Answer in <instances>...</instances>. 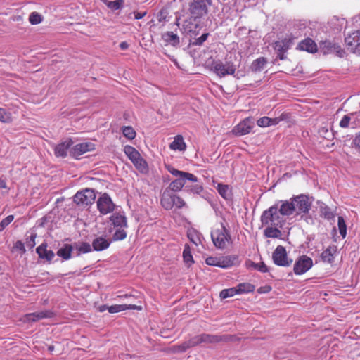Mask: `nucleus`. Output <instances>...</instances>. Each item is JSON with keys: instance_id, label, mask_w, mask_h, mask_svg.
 <instances>
[{"instance_id": "obj_1", "label": "nucleus", "mask_w": 360, "mask_h": 360, "mask_svg": "<svg viewBox=\"0 0 360 360\" xmlns=\"http://www.w3.org/2000/svg\"><path fill=\"white\" fill-rule=\"evenodd\" d=\"M211 238L214 245L220 250L226 249L232 243L230 231L222 222L215 224L212 228Z\"/></svg>"}, {"instance_id": "obj_2", "label": "nucleus", "mask_w": 360, "mask_h": 360, "mask_svg": "<svg viewBox=\"0 0 360 360\" xmlns=\"http://www.w3.org/2000/svg\"><path fill=\"white\" fill-rule=\"evenodd\" d=\"M166 169L171 174L178 177L176 179L172 181L169 184V188L167 189L172 192L181 191L185 185L186 180H188L192 182H196L198 181L197 176H195L194 174L178 170L171 165H166Z\"/></svg>"}, {"instance_id": "obj_3", "label": "nucleus", "mask_w": 360, "mask_h": 360, "mask_svg": "<svg viewBox=\"0 0 360 360\" xmlns=\"http://www.w3.org/2000/svg\"><path fill=\"white\" fill-rule=\"evenodd\" d=\"M262 225H272L273 226H282L283 220L278 212V205H274L264 210L261 216Z\"/></svg>"}, {"instance_id": "obj_4", "label": "nucleus", "mask_w": 360, "mask_h": 360, "mask_svg": "<svg viewBox=\"0 0 360 360\" xmlns=\"http://www.w3.org/2000/svg\"><path fill=\"white\" fill-rule=\"evenodd\" d=\"M207 5H212V0H195L189 6L191 16L197 19L206 15L208 11Z\"/></svg>"}, {"instance_id": "obj_5", "label": "nucleus", "mask_w": 360, "mask_h": 360, "mask_svg": "<svg viewBox=\"0 0 360 360\" xmlns=\"http://www.w3.org/2000/svg\"><path fill=\"white\" fill-rule=\"evenodd\" d=\"M294 39L290 34L274 42V48L277 53V57L280 60H284L287 58L285 53L291 47Z\"/></svg>"}, {"instance_id": "obj_6", "label": "nucleus", "mask_w": 360, "mask_h": 360, "mask_svg": "<svg viewBox=\"0 0 360 360\" xmlns=\"http://www.w3.org/2000/svg\"><path fill=\"white\" fill-rule=\"evenodd\" d=\"M96 194L91 188H85L78 191L73 197L74 202L78 205H88L92 204L95 200Z\"/></svg>"}, {"instance_id": "obj_7", "label": "nucleus", "mask_w": 360, "mask_h": 360, "mask_svg": "<svg viewBox=\"0 0 360 360\" xmlns=\"http://www.w3.org/2000/svg\"><path fill=\"white\" fill-rule=\"evenodd\" d=\"M212 70L220 77L227 75H234L236 72L235 65L231 62L223 63L221 60L214 61L212 65Z\"/></svg>"}, {"instance_id": "obj_8", "label": "nucleus", "mask_w": 360, "mask_h": 360, "mask_svg": "<svg viewBox=\"0 0 360 360\" xmlns=\"http://www.w3.org/2000/svg\"><path fill=\"white\" fill-rule=\"evenodd\" d=\"M292 200L295 204L296 214H307L309 212L311 207V202L306 195H299L292 198Z\"/></svg>"}, {"instance_id": "obj_9", "label": "nucleus", "mask_w": 360, "mask_h": 360, "mask_svg": "<svg viewBox=\"0 0 360 360\" xmlns=\"http://www.w3.org/2000/svg\"><path fill=\"white\" fill-rule=\"evenodd\" d=\"M312 266V259L307 255H302L296 260L293 271L296 275H302L309 270Z\"/></svg>"}, {"instance_id": "obj_10", "label": "nucleus", "mask_w": 360, "mask_h": 360, "mask_svg": "<svg viewBox=\"0 0 360 360\" xmlns=\"http://www.w3.org/2000/svg\"><path fill=\"white\" fill-rule=\"evenodd\" d=\"M255 127V123L252 117H247L240 121L236 125L231 132L236 136H243L248 134Z\"/></svg>"}, {"instance_id": "obj_11", "label": "nucleus", "mask_w": 360, "mask_h": 360, "mask_svg": "<svg viewBox=\"0 0 360 360\" xmlns=\"http://www.w3.org/2000/svg\"><path fill=\"white\" fill-rule=\"evenodd\" d=\"M272 258L274 262L278 266H289L292 262V259H288L286 250L282 245L276 247L273 252Z\"/></svg>"}, {"instance_id": "obj_12", "label": "nucleus", "mask_w": 360, "mask_h": 360, "mask_svg": "<svg viewBox=\"0 0 360 360\" xmlns=\"http://www.w3.org/2000/svg\"><path fill=\"white\" fill-rule=\"evenodd\" d=\"M97 208L101 214H107L114 210L115 204L110 197L104 193L97 200Z\"/></svg>"}, {"instance_id": "obj_13", "label": "nucleus", "mask_w": 360, "mask_h": 360, "mask_svg": "<svg viewBox=\"0 0 360 360\" xmlns=\"http://www.w3.org/2000/svg\"><path fill=\"white\" fill-rule=\"evenodd\" d=\"M94 149L95 145L91 142L79 143L71 148L70 154L72 157L77 158L86 152L92 151Z\"/></svg>"}, {"instance_id": "obj_14", "label": "nucleus", "mask_w": 360, "mask_h": 360, "mask_svg": "<svg viewBox=\"0 0 360 360\" xmlns=\"http://www.w3.org/2000/svg\"><path fill=\"white\" fill-rule=\"evenodd\" d=\"M345 43L352 51L360 55V30L354 32L345 38Z\"/></svg>"}, {"instance_id": "obj_15", "label": "nucleus", "mask_w": 360, "mask_h": 360, "mask_svg": "<svg viewBox=\"0 0 360 360\" xmlns=\"http://www.w3.org/2000/svg\"><path fill=\"white\" fill-rule=\"evenodd\" d=\"M53 316V313L51 311H41L34 313H30L25 314L21 321L24 323L36 322L39 320L50 318Z\"/></svg>"}, {"instance_id": "obj_16", "label": "nucleus", "mask_w": 360, "mask_h": 360, "mask_svg": "<svg viewBox=\"0 0 360 360\" xmlns=\"http://www.w3.org/2000/svg\"><path fill=\"white\" fill-rule=\"evenodd\" d=\"M73 141L71 139L58 143L54 148V154L58 158H65L68 155V150L71 149Z\"/></svg>"}, {"instance_id": "obj_17", "label": "nucleus", "mask_w": 360, "mask_h": 360, "mask_svg": "<svg viewBox=\"0 0 360 360\" xmlns=\"http://www.w3.org/2000/svg\"><path fill=\"white\" fill-rule=\"evenodd\" d=\"M175 194L171 191L165 189L160 198L161 205L167 210H170L174 206Z\"/></svg>"}, {"instance_id": "obj_18", "label": "nucleus", "mask_w": 360, "mask_h": 360, "mask_svg": "<svg viewBox=\"0 0 360 360\" xmlns=\"http://www.w3.org/2000/svg\"><path fill=\"white\" fill-rule=\"evenodd\" d=\"M338 253V248L335 245H329L321 254V259L323 262L333 264Z\"/></svg>"}, {"instance_id": "obj_19", "label": "nucleus", "mask_w": 360, "mask_h": 360, "mask_svg": "<svg viewBox=\"0 0 360 360\" xmlns=\"http://www.w3.org/2000/svg\"><path fill=\"white\" fill-rule=\"evenodd\" d=\"M295 211V204L292 200V198L290 200L281 201L279 208V214L283 216L292 215Z\"/></svg>"}, {"instance_id": "obj_20", "label": "nucleus", "mask_w": 360, "mask_h": 360, "mask_svg": "<svg viewBox=\"0 0 360 360\" xmlns=\"http://www.w3.org/2000/svg\"><path fill=\"white\" fill-rule=\"evenodd\" d=\"M36 252L41 259H46L48 262L52 261L55 254L52 250H47V244L44 243L38 246L36 249Z\"/></svg>"}, {"instance_id": "obj_21", "label": "nucleus", "mask_w": 360, "mask_h": 360, "mask_svg": "<svg viewBox=\"0 0 360 360\" xmlns=\"http://www.w3.org/2000/svg\"><path fill=\"white\" fill-rule=\"evenodd\" d=\"M195 345H198L202 342L213 343L218 342L221 340V338L217 335H212L210 334H201L193 338Z\"/></svg>"}, {"instance_id": "obj_22", "label": "nucleus", "mask_w": 360, "mask_h": 360, "mask_svg": "<svg viewBox=\"0 0 360 360\" xmlns=\"http://www.w3.org/2000/svg\"><path fill=\"white\" fill-rule=\"evenodd\" d=\"M125 310H142V307L136 304H115L110 306L108 312L115 314Z\"/></svg>"}, {"instance_id": "obj_23", "label": "nucleus", "mask_w": 360, "mask_h": 360, "mask_svg": "<svg viewBox=\"0 0 360 360\" xmlns=\"http://www.w3.org/2000/svg\"><path fill=\"white\" fill-rule=\"evenodd\" d=\"M110 241L104 237H97L92 241V248L95 251H102L108 248Z\"/></svg>"}, {"instance_id": "obj_24", "label": "nucleus", "mask_w": 360, "mask_h": 360, "mask_svg": "<svg viewBox=\"0 0 360 360\" xmlns=\"http://www.w3.org/2000/svg\"><path fill=\"white\" fill-rule=\"evenodd\" d=\"M110 221L115 228H126L127 226L126 217L119 213H115L111 215Z\"/></svg>"}, {"instance_id": "obj_25", "label": "nucleus", "mask_w": 360, "mask_h": 360, "mask_svg": "<svg viewBox=\"0 0 360 360\" xmlns=\"http://www.w3.org/2000/svg\"><path fill=\"white\" fill-rule=\"evenodd\" d=\"M297 49L309 53H315L317 51V46L314 41L307 38L299 43Z\"/></svg>"}, {"instance_id": "obj_26", "label": "nucleus", "mask_w": 360, "mask_h": 360, "mask_svg": "<svg viewBox=\"0 0 360 360\" xmlns=\"http://www.w3.org/2000/svg\"><path fill=\"white\" fill-rule=\"evenodd\" d=\"M169 148L173 150H185L186 146L184 141L183 136L181 135L176 136L174 141L170 143Z\"/></svg>"}, {"instance_id": "obj_27", "label": "nucleus", "mask_w": 360, "mask_h": 360, "mask_svg": "<svg viewBox=\"0 0 360 360\" xmlns=\"http://www.w3.org/2000/svg\"><path fill=\"white\" fill-rule=\"evenodd\" d=\"M73 247L70 244H65L57 251V255L62 257L64 260H68L72 257Z\"/></svg>"}, {"instance_id": "obj_28", "label": "nucleus", "mask_w": 360, "mask_h": 360, "mask_svg": "<svg viewBox=\"0 0 360 360\" xmlns=\"http://www.w3.org/2000/svg\"><path fill=\"white\" fill-rule=\"evenodd\" d=\"M162 39L174 46L179 45L180 41L179 37L173 32H166L162 35Z\"/></svg>"}, {"instance_id": "obj_29", "label": "nucleus", "mask_w": 360, "mask_h": 360, "mask_svg": "<svg viewBox=\"0 0 360 360\" xmlns=\"http://www.w3.org/2000/svg\"><path fill=\"white\" fill-rule=\"evenodd\" d=\"M216 189L223 198L229 199L231 198V188L229 185L219 183L216 187Z\"/></svg>"}, {"instance_id": "obj_30", "label": "nucleus", "mask_w": 360, "mask_h": 360, "mask_svg": "<svg viewBox=\"0 0 360 360\" xmlns=\"http://www.w3.org/2000/svg\"><path fill=\"white\" fill-rule=\"evenodd\" d=\"M132 163L141 173L147 174L148 172V163L141 155L133 160Z\"/></svg>"}, {"instance_id": "obj_31", "label": "nucleus", "mask_w": 360, "mask_h": 360, "mask_svg": "<svg viewBox=\"0 0 360 360\" xmlns=\"http://www.w3.org/2000/svg\"><path fill=\"white\" fill-rule=\"evenodd\" d=\"M187 236L190 241L195 244L196 246L202 244V235L195 229H189L188 231Z\"/></svg>"}, {"instance_id": "obj_32", "label": "nucleus", "mask_w": 360, "mask_h": 360, "mask_svg": "<svg viewBox=\"0 0 360 360\" xmlns=\"http://www.w3.org/2000/svg\"><path fill=\"white\" fill-rule=\"evenodd\" d=\"M264 236L266 238H277L281 236V231L278 229L279 226H273L272 225H266Z\"/></svg>"}, {"instance_id": "obj_33", "label": "nucleus", "mask_w": 360, "mask_h": 360, "mask_svg": "<svg viewBox=\"0 0 360 360\" xmlns=\"http://www.w3.org/2000/svg\"><path fill=\"white\" fill-rule=\"evenodd\" d=\"M266 63H267V61L265 58L260 57V58L255 60L252 63L250 69L252 71L255 72H260L264 68Z\"/></svg>"}, {"instance_id": "obj_34", "label": "nucleus", "mask_w": 360, "mask_h": 360, "mask_svg": "<svg viewBox=\"0 0 360 360\" xmlns=\"http://www.w3.org/2000/svg\"><path fill=\"white\" fill-rule=\"evenodd\" d=\"M124 152L128 158L132 162L138 158L141 154L133 146L127 145L124 148Z\"/></svg>"}, {"instance_id": "obj_35", "label": "nucleus", "mask_w": 360, "mask_h": 360, "mask_svg": "<svg viewBox=\"0 0 360 360\" xmlns=\"http://www.w3.org/2000/svg\"><path fill=\"white\" fill-rule=\"evenodd\" d=\"M194 346L195 345L194 344L193 338H191L188 341L184 342L181 345L174 346L172 350L174 352H184L186 351L188 348Z\"/></svg>"}, {"instance_id": "obj_36", "label": "nucleus", "mask_w": 360, "mask_h": 360, "mask_svg": "<svg viewBox=\"0 0 360 360\" xmlns=\"http://www.w3.org/2000/svg\"><path fill=\"white\" fill-rule=\"evenodd\" d=\"M183 259L184 263L188 267H190L194 263L193 257L188 245H186L184 247L183 251Z\"/></svg>"}, {"instance_id": "obj_37", "label": "nucleus", "mask_w": 360, "mask_h": 360, "mask_svg": "<svg viewBox=\"0 0 360 360\" xmlns=\"http://www.w3.org/2000/svg\"><path fill=\"white\" fill-rule=\"evenodd\" d=\"M236 287L238 294H244L252 292L255 290V287L254 285L249 283H239Z\"/></svg>"}, {"instance_id": "obj_38", "label": "nucleus", "mask_w": 360, "mask_h": 360, "mask_svg": "<svg viewBox=\"0 0 360 360\" xmlns=\"http://www.w3.org/2000/svg\"><path fill=\"white\" fill-rule=\"evenodd\" d=\"M75 248L78 252V255L91 252L93 250L92 245H91L89 243L86 242H82L80 243L75 244Z\"/></svg>"}, {"instance_id": "obj_39", "label": "nucleus", "mask_w": 360, "mask_h": 360, "mask_svg": "<svg viewBox=\"0 0 360 360\" xmlns=\"http://www.w3.org/2000/svg\"><path fill=\"white\" fill-rule=\"evenodd\" d=\"M233 265V260L231 257H219L218 267L226 269Z\"/></svg>"}, {"instance_id": "obj_40", "label": "nucleus", "mask_w": 360, "mask_h": 360, "mask_svg": "<svg viewBox=\"0 0 360 360\" xmlns=\"http://www.w3.org/2000/svg\"><path fill=\"white\" fill-rule=\"evenodd\" d=\"M12 121V114L4 108H0V122L3 123H11Z\"/></svg>"}, {"instance_id": "obj_41", "label": "nucleus", "mask_w": 360, "mask_h": 360, "mask_svg": "<svg viewBox=\"0 0 360 360\" xmlns=\"http://www.w3.org/2000/svg\"><path fill=\"white\" fill-rule=\"evenodd\" d=\"M235 295H238L236 287L222 290L220 292L219 296L221 299H226L228 297H231Z\"/></svg>"}, {"instance_id": "obj_42", "label": "nucleus", "mask_w": 360, "mask_h": 360, "mask_svg": "<svg viewBox=\"0 0 360 360\" xmlns=\"http://www.w3.org/2000/svg\"><path fill=\"white\" fill-rule=\"evenodd\" d=\"M123 135L129 140H133L136 136V133L133 127L126 126L122 128Z\"/></svg>"}, {"instance_id": "obj_43", "label": "nucleus", "mask_w": 360, "mask_h": 360, "mask_svg": "<svg viewBox=\"0 0 360 360\" xmlns=\"http://www.w3.org/2000/svg\"><path fill=\"white\" fill-rule=\"evenodd\" d=\"M338 225L340 234L345 238L347 235V226L344 218L342 216H339L338 219Z\"/></svg>"}, {"instance_id": "obj_44", "label": "nucleus", "mask_w": 360, "mask_h": 360, "mask_svg": "<svg viewBox=\"0 0 360 360\" xmlns=\"http://www.w3.org/2000/svg\"><path fill=\"white\" fill-rule=\"evenodd\" d=\"M321 215L327 219H332L335 217L334 212L328 206L321 208Z\"/></svg>"}, {"instance_id": "obj_45", "label": "nucleus", "mask_w": 360, "mask_h": 360, "mask_svg": "<svg viewBox=\"0 0 360 360\" xmlns=\"http://www.w3.org/2000/svg\"><path fill=\"white\" fill-rule=\"evenodd\" d=\"M278 117L279 120V123L281 122H285L288 124L289 126L294 124V121L292 119V115L288 112H282Z\"/></svg>"}, {"instance_id": "obj_46", "label": "nucleus", "mask_w": 360, "mask_h": 360, "mask_svg": "<svg viewBox=\"0 0 360 360\" xmlns=\"http://www.w3.org/2000/svg\"><path fill=\"white\" fill-rule=\"evenodd\" d=\"M126 237L127 232L124 231V228H119L115 231L112 238L114 240H124Z\"/></svg>"}, {"instance_id": "obj_47", "label": "nucleus", "mask_w": 360, "mask_h": 360, "mask_svg": "<svg viewBox=\"0 0 360 360\" xmlns=\"http://www.w3.org/2000/svg\"><path fill=\"white\" fill-rule=\"evenodd\" d=\"M41 16L37 12H32L29 17V21L32 25H37L41 22Z\"/></svg>"}, {"instance_id": "obj_48", "label": "nucleus", "mask_w": 360, "mask_h": 360, "mask_svg": "<svg viewBox=\"0 0 360 360\" xmlns=\"http://www.w3.org/2000/svg\"><path fill=\"white\" fill-rule=\"evenodd\" d=\"M14 219L13 215H8L0 222V231H4Z\"/></svg>"}, {"instance_id": "obj_49", "label": "nucleus", "mask_w": 360, "mask_h": 360, "mask_svg": "<svg viewBox=\"0 0 360 360\" xmlns=\"http://www.w3.org/2000/svg\"><path fill=\"white\" fill-rule=\"evenodd\" d=\"M123 3H124L123 0H116V1H109L108 3V7L112 10H118L122 6Z\"/></svg>"}, {"instance_id": "obj_50", "label": "nucleus", "mask_w": 360, "mask_h": 360, "mask_svg": "<svg viewBox=\"0 0 360 360\" xmlns=\"http://www.w3.org/2000/svg\"><path fill=\"white\" fill-rule=\"evenodd\" d=\"M37 238V234L35 233H32L29 238L26 240V245L30 249H32L35 245V239Z\"/></svg>"}, {"instance_id": "obj_51", "label": "nucleus", "mask_w": 360, "mask_h": 360, "mask_svg": "<svg viewBox=\"0 0 360 360\" xmlns=\"http://www.w3.org/2000/svg\"><path fill=\"white\" fill-rule=\"evenodd\" d=\"M15 250L20 251L21 254H24L26 252L25 245L21 240H17L13 247Z\"/></svg>"}, {"instance_id": "obj_52", "label": "nucleus", "mask_w": 360, "mask_h": 360, "mask_svg": "<svg viewBox=\"0 0 360 360\" xmlns=\"http://www.w3.org/2000/svg\"><path fill=\"white\" fill-rule=\"evenodd\" d=\"M257 124L260 127H269V117L266 116L262 117L257 121Z\"/></svg>"}, {"instance_id": "obj_53", "label": "nucleus", "mask_w": 360, "mask_h": 360, "mask_svg": "<svg viewBox=\"0 0 360 360\" xmlns=\"http://www.w3.org/2000/svg\"><path fill=\"white\" fill-rule=\"evenodd\" d=\"M252 266L255 269H257L259 271L262 273H266L269 270L267 266L264 262H261L259 264L252 263Z\"/></svg>"}, {"instance_id": "obj_54", "label": "nucleus", "mask_w": 360, "mask_h": 360, "mask_svg": "<svg viewBox=\"0 0 360 360\" xmlns=\"http://www.w3.org/2000/svg\"><path fill=\"white\" fill-rule=\"evenodd\" d=\"M350 120H351V117H349V115H344L340 122V127L342 128L348 127Z\"/></svg>"}, {"instance_id": "obj_55", "label": "nucleus", "mask_w": 360, "mask_h": 360, "mask_svg": "<svg viewBox=\"0 0 360 360\" xmlns=\"http://www.w3.org/2000/svg\"><path fill=\"white\" fill-rule=\"evenodd\" d=\"M205 262L209 266H218L219 257H209L206 259Z\"/></svg>"}, {"instance_id": "obj_56", "label": "nucleus", "mask_w": 360, "mask_h": 360, "mask_svg": "<svg viewBox=\"0 0 360 360\" xmlns=\"http://www.w3.org/2000/svg\"><path fill=\"white\" fill-rule=\"evenodd\" d=\"M174 205L177 208H181L185 205L184 200L179 196L175 195Z\"/></svg>"}, {"instance_id": "obj_57", "label": "nucleus", "mask_w": 360, "mask_h": 360, "mask_svg": "<svg viewBox=\"0 0 360 360\" xmlns=\"http://www.w3.org/2000/svg\"><path fill=\"white\" fill-rule=\"evenodd\" d=\"M209 34L205 33L202 34L200 37L196 39V44L201 45L205 41L208 37Z\"/></svg>"}, {"instance_id": "obj_58", "label": "nucleus", "mask_w": 360, "mask_h": 360, "mask_svg": "<svg viewBox=\"0 0 360 360\" xmlns=\"http://www.w3.org/2000/svg\"><path fill=\"white\" fill-rule=\"evenodd\" d=\"M353 143L355 146V147L360 149V132L356 134L353 140Z\"/></svg>"}, {"instance_id": "obj_59", "label": "nucleus", "mask_w": 360, "mask_h": 360, "mask_svg": "<svg viewBox=\"0 0 360 360\" xmlns=\"http://www.w3.org/2000/svg\"><path fill=\"white\" fill-rule=\"evenodd\" d=\"M319 134L323 137H326L327 134H329V131L327 127H323L319 129Z\"/></svg>"}, {"instance_id": "obj_60", "label": "nucleus", "mask_w": 360, "mask_h": 360, "mask_svg": "<svg viewBox=\"0 0 360 360\" xmlns=\"http://www.w3.org/2000/svg\"><path fill=\"white\" fill-rule=\"evenodd\" d=\"M146 15V12H134V18L136 20L143 18Z\"/></svg>"}, {"instance_id": "obj_61", "label": "nucleus", "mask_w": 360, "mask_h": 360, "mask_svg": "<svg viewBox=\"0 0 360 360\" xmlns=\"http://www.w3.org/2000/svg\"><path fill=\"white\" fill-rule=\"evenodd\" d=\"M279 124L278 117L270 118L269 117V126H275Z\"/></svg>"}, {"instance_id": "obj_62", "label": "nucleus", "mask_w": 360, "mask_h": 360, "mask_svg": "<svg viewBox=\"0 0 360 360\" xmlns=\"http://www.w3.org/2000/svg\"><path fill=\"white\" fill-rule=\"evenodd\" d=\"M129 44L127 41H122L120 44V48L122 50H126L129 48Z\"/></svg>"}, {"instance_id": "obj_63", "label": "nucleus", "mask_w": 360, "mask_h": 360, "mask_svg": "<svg viewBox=\"0 0 360 360\" xmlns=\"http://www.w3.org/2000/svg\"><path fill=\"white\" fill-rule=\"evenodd\" d=\"M0 188L7 189L6 182L4 179L0 178Z\"/></svg>"}, {"instance_id": "obj_64", "label": "nucleus", "mask_w": 360, "mask_h": 360, "mask_svg": "<svg viewBox=\"0 0 360 360\" xmlns=\"http://www.w3.org/2000/svg\"><path fill=\"white\" fill-rule=\"evenodd\" d=\"M108 308L109 307L105 305V304H103V305H101L98 307V311L100 312H103L105 311V310H108Z\"/></svg>"}]
</instances>
